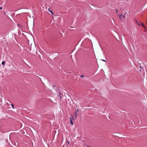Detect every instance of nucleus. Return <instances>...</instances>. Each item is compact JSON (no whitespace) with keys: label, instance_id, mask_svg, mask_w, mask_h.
Returning a JSON list of instances; mask_svg holds the SVG:
<instances>
[{"label":"nucleus","instance_id":"obj_15","mask_svg":"<svg viewBox=\"0 0 147 147\" xmlns=\"http://www.w3.org/2000/svg\"><path fill=\"white\" fill-rule=\"evenodd\" d=\"M77 111H78V110H77Z\"/></svg>","mask_w":147,"mask_h":147},{"label":"nucleus","instance_id":"obj_13","mask_svg":"<svg viewBox=\"0 0 147 147\" xmlns=\"http://www.w3.org/2000/svg\"><path fill=\"white\" fill-rule=\"evenodd\" d=\"M2 7H0V9H2Z\"/></svg>","mask_w":147,"mask_h":147},{"label":"nucleus","instance_id":"obj_10","mask_svg":"<svg viewBox=\"0 0 147 147\" xmlns=\"http://www.w3.org/2000/svg\"><path fill=\"white\" fill-rule=\"evenodd\" d=\"M101 60H102V61H105V62H106V60H104V59H102Z\"/></svg>","mask_w":147,"mask_h":147},{"label":"nucleus","instance_id":"obj_14","mask_svg":"<svg viewBox=\"0 0 147 147\" xmlns=\"http://www.w3.org/2000/svg\"><path fill=\"white\" fill-rule=\"evenodd\" d=\"M18 26H20V25H19V24H18Z\"/></svg>","mask_w":147,"mask_h":147},{"label":"nucleus","instance_id":"obj_5","mask_svg":"<svg viewBox=\"0 0 147 147\" xmlns=\"http://www.w3.org/2000/svg\"><path fill=\"white\" fill-rule=\"evenodd\" d=\"M1 63L2 65H5V62L2 61Z\"/></svg>","mask_w":147,"mask_h":147},{"label":"nucleus","instance_id":"obj_1","mask_svg":"<svg viewBox=\"0 0 147 147\" xmlns=\"http://www.w3.org/2000/svg\"><path fill=\"white\" fill-rule=\"evenodd\" d=\"M70 123L72 125H73V121H72V119H73V118H72V119H71V117H70Z\"/></svg>","mask_w":147,"mask_h":147},{"label":"nucleus","instance_id":"obj_16","mask_svg":"<svg viewBox=\"0 0 147 147\" xmlns=\"http://www.w3.org/2000/svg\"><path fill=\"white\" fill-rule=\"evenodd\" d=\"M146 23H147V22H146Z\"/></svg>","mask_w":147,"mask_h":147},{"label":"nucleus","instance_id":"obj_6","mask_svg":"<svg viewBox=\"0 0 147 147\" xmlns=\"http://www.w3.org/2000/svg\"><path fill=\"white\" fill-rule=\"evenodd\" d=\"M80 77L83 78V77H84V76L83 75H82L80 76Z\"/></svg>","mask_w":147,"mask_h":147},{"label":"nucleus","instance_id":"obj_3","mask_svg":"<svg viewBox=\"0 0 147 147\" xmlns=\"http://www.w3.org/2000/svg\"><path fill=\"white\" fill-rule=\"evenodd\" d=\"M136 23H137V24L139 25V26H141V23H139V22H138L137 20L136 21Z\"/></svg>","mask_w":147,"mask_h":147},{"label":"nucleus","instance_id":"obj_4","mask_svg":"<svg viewBox=\"0 0 147 147\" xmlns=\"http://www.w3.org/2000/svg\"><path fill=\"white\" fill-rule=\"evenodd\" d=\"M141 25H142L143 27L145 28H146V27L145 26L143 23H142V22H141Z\"/></svg>","mask_w":147,"mask_h":147},{"label":"nucleus","instance_id":"obj_11","mask_svg":"<svg viewBox=\"0 0 147 147\" xmlns=\"http://www.w3.org/2000/svg\"><path fill=\"white\" fill-rule=\"evenodd\" d=\"M125 14H124L123 16V18L125 17Z\"/></svg>","mask_w":147,"mask_h":147},{"label":"nucleus","instance_id":"obj_12","mask_svg":"<svg viewBox=\"0 0 147 147\" xmlns=\"http://www.w3.org/2000/svg\"><path fill=\"white\" fill-rule=\"evenodd\" d=\"M88 147H91V146H87V145H86Z\"/></svg>","mask_w":147,"mask_h":147},{"label":"nucleus","instance_id":"obj_7","mask_svg":"<svg viewBox=\"0 0 147 147\" xmlns=\"http://www.w3.org/2000/svg\"><path fill=\"white\" fill-rule=\"evenodd\" d=\"M11 105L12 106V107L13 108H14V106L12 104H11Z\"/></svg>","mask_w":147,"mask_h":147},{"label":"nucleus","instance_id":"obj_2","mask_svg":"<svg viewBox=\"0 0 147 147\" xmlns=\"http://www.w3.org/2000/svg\"><path fill=\"white\" fill-rule=\"evenodd\" d=\"M119 17L121 19H123V15L122 14L119 15Z\"/></svg>","mask_w":147,"mask_h":147},{"label":"nucleus","instance_id":"obj_8","mask_svg":"<svg viewBox=\"0 0 147 147\" xmlns=\"http://www.w3.org/2000/svg\"><path fill=\"white\" fill-rule=\"evenodd\" d=\"M67 143L68 144H69V142L67 140Z\"/></svg>","mask_w":147,"mask_h":147},{"label":"nucleus","instance_id":"obj_9","mask_svg":"<svg viewBox=\"0 0 147 147\" xmlns=\"http://www.w3.org/2000/svg\"><path fill=\"white\" fill-rule=\"evenodd\" d=\"M49 11L51 13L53 14V12H52V11H50L49 10Z\"/></svg>","mask_w":147,"mask_h":147}]
</instances>
